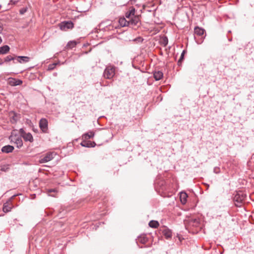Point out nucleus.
Segmentation results:
<instances>
[{
	"label": "nucleus",
	"mask_w": 254,
	"mask_h": 254,
	"mask_svg": "<svg viewBox=\"0 0 254 254\" xmlns=\"http://www.w3.org/2000/svg\"><path fill=\"white\" fill-rule=\"evenodd\" d=\"M29 59L30 58L26 56H18L15 58V62H14V63H25L28 62Z\"/></svg>",
	"instance_id": "nucleus-11"
},
{
	"label": "nucleus",
	"mask_w": 254,
	"mask_h": 254,
	"mask_svg": "<svg viewBox=\"0 0 254 254\" xmlns=\"http://www.w3.org/2000/svg\"><path fill=\"white\" fill-rule=\"evenodd\" d=\"M9 51V47L7 45H4L0 47V54H5Z\"/></svg>",
	"instance_id": "nucleus-17"
},
{
	"label": "nucleus",
	"mask_w": 254,
	"mask_h": 254,
	"mask_svg": "<svg viewBox=\"0 0 254 254\" xmlns=\"http://www.w3.org/2000/svg\"><path fill=\"white\" fill-rule=\"evenodd\" d=\"M137 241L142 244H145L147 242L148 240L144 235H142L138 237Z\"/></svg>",
	"instance_id": "nucleus-21"
},
{
	"label": "nucleus",
	"mask_w": 254,
	"mask_h": 254,
	"mask_svg": "<svg viewBox=\"0 0 254 254\" xmlns=\"http://www.w3.org/2000/svg\"><path fill=\"white\" fill-rule=\"evenodd\" d=\"M213 171L215 173L218 174L220 172V169L218 167H215L213 169Z\"/></svg>",
	"instance_id": "nucleus-34"
},
{
	"label": "nucleus",
	"mask_w": 254,
	"mask_h": 254,
	"mask_svg": "<svg viewBox=\"0 0 254 254\" xmlns=\"http://www.w3.org/2000/svg\"><path fill=\"white\" fill-rule=\"evenodd\" d=\"M246 196V194L244 192L241 191H237L233 198L234 201L235 202V205L237 206H240L241 204L245 201Z\"/></svg>",
	"instance_id": "nucleus-2"
},
{
	"label": "nucleus",
	"mask_w": 254,
	"mask_h": 254,
	"mask_svg": "<svg viewBox=\"0 0 254 254\" xmlns=\"http://www.w3.org/2000/svg\"><path fill=\"white\" fill-rule=\"evenodd\" d=\"M185 53H186V51H185V50H184V51L182 52V54H181V57H180V59H179V61H178V64H179V65H180V64H181L182 62V61H183V60H184V55H185Z\"/></svg>",
	"instance_id": "nucleus-26"
},
{
	"label": "nucleus",
	"mask_w": 254,
	"mask_h": 254,
	"mask_svg": "<svg viewBox=\"0 0 254 254\" xmlns=\"http://www.w3.org/2000/svg\"><path fill=\"white\" fill-rule=\"evenodd\" d=\"M204 30L202 28L196 27L194 28V33L195 34L198 36H202L203 35Z\"/></svg>",
	"instance_id": "nucleus-16"
},
{
	"label": "nucleus",
	"mask_w": 254,
	"mask_h": 254,
	"mask_svg": "<svg viewBox=\"0 0 254 254\" xmlns=\"http://www.w3.org/2000/svg\"><path fill=\"white\" fill-rule=\"evenodd\" d=\"M19 132L21 137H22L25 141H29L30 142H33L34 139L31 133L30 132H26L22 128L19 129Z\"/></svg>",
	"instance_id": "nucleus-7"
},
{
	"label": "nucleus",
	"mask_w": 254,
	"mask_h": 254,
	"mask_svg": "<svg viewBox=\"0 0 254 254\" xmlns=\"http://www.w3.org/2000/svg\"><path fill=\"white\" fill-rule=\"evenodd\" d=\"M8 83L11 86H16L21 85L22 81L19 79H16L14 78H9L8 80Z\"/></svg>",
	"instance_id": "nucleus-12"
},
{
	"label": "nucleus",
	"mask_w": 254,
	"mask_h": 254,
	"mask_svg": "<svg viewBox=\"0 0 254 254\" xmlns=\"http://www.w3.org/2000/svg\"><path fill=\"white\" fill-rule=\"evenodd\" d=\"M8 169V165H5L1 168V170L3 171H6Z\"/></svg>",
	"instance_id": "nucleus-35"
},
{
	"label": "nucleus",
	"mask_w": 254,
	"mask_h": 254,
	"mask_svg": "<svg viewBox=\"0 0 254 254\" xmlns=\"http://www.w3.org/2000/svg\"><path fill=\"white\" fill-rule=\"evenodd\" d=\"M12 60H13L14 61H15V58L10 55L7 56L4 59L5 62H9Z\"/></svg>",
	"instance_id": "nucleus-27"
},
{
	"label": "nucleus",
	"mask_w": 254,
	"mask_h": 254,
	"mask_svg": "<svg viewBox=\"0 0 254 254\" xmlns=\"http://www.w3.org/2000/svg\"><path fill=\"white\" fill-rule=\"evenodd\" d=\"M163 232L167 239H169L172 236V232L169 229H165Z\"/></svg>",
	"instance_id": "nucleus-22"
},
{
	"label": "nucleus",
	"mask_w": 254,
	"mask_h": 254,
	"mask_svg": "<svg viewBox=\"0 0 254 254\" xmlns=\"http://www.w3.org/2000/svg\"><path fill=\"white\" fill-rule=\"evenodd\" d=\"M126 17L128 20H129V19H131V18H133V16L132 15V14H131L129 10L126 13Z\"/></svg>",
	"instance_id": "nucleus-28"
},
{
	"label": "nucleus",
	"mask_w": 254,
	"mask_h": 254,
	"mask_svg": "<svg viewBox=\"0 0 254 254\" xmlns=\"http://www.w3.org/2000/svg\"><path fill=\"white\" fill-rule=\"evenodd\" d=\"M2 28L1 27V24L0 23V32L2 31Z\"/></svg>",
	"instance_id": "nucleus-37"
},
{
	"label": "nucleus",
	"mask_w": 254,
	"mask_h": 254,
	"mask_svg": "<svg viewBox=\"0 0 254 254\" xmlns=\"http://www.w3.org/2000/svg\"><path fill=\"white\" fill-rule=\"evenodd\" d=\"M130 1L132 2V1H136V0H130Z\"/></svg>",
	"instance_id": "nucleus-39"
},
{
	"label": "nucleus",
	"mask_w": 254,
	"mask_h": 254,
	"mask_svg": "<svg viewBox=\"0 0 254 254\" xmlns=\"http://www.w3.org/2000/svg\"><path fill=\"white\" fill-rule=\"evenodd\" d=\"M9 117L12 124H15L20 118V115L14 111H10L9 113Z\"/></svg>",
	"instance_id": "nucleus-8"
},
{
	"label": "nucleus",
	"mask_w": 254,
	"mask_h": 254,
	"mask_svg": "<svg viewBox=\"0 0 254 254\" xmlns=\"http://www.w3.org/2000/svg\"><path fill=\"white\" fill-rule=\"evenodd\" d=\"M73 27V25L71 21H65L63 22L61 24L60 28L62 30L66 31L67 29L72 28Z\"/></svg>",
	"instance_id": "nucleus-10"
},
{
	"label": "nucleus",
	"mask_w": 254,
	"mask_h": 254,
	"mask_svg": "<svg viewBox=\"0 0 254 254\" xmlns=\"http://www.w3.org/2000/svg\"><path fill=\"white\" fill-rule=\"evenodd\" d=\"M56 155V153L54 152H49L45 155L42 156L40 159L39 162L40 163H47L52 160Z\"/></svg>",
	"instance_id": "nucleus-4"
},
{
	"label": "nucleus",
	"mask_w": 254,
	"mask_h": 254,
	"mask_svg": "<svg viewBox=\"0 0 254 254\" xmlns=\"http://www.w3.org/2000/svg\"><path fill=\"white\" fill-rule=\"evenodd\" d=\"M188 195L186 192H181L180 195V199L183 204H185L187 202Z\"/></svg>",
	"instance_id": "nucleus-19"
},
{
	"label": "nucleus",
	"mask_w": 254,
	"mask_h": 254,
	"mask_svg": "<svg viewBox=\"0 0 254 254\" xmlns=\"http://www.w3.org/2000/svg\"><path fill=\"white\" fill-rule=\"evenodd\" d=\"M129 12L131 13L132 15L133 16H138V15H134L135 9L133 7H131V8L129 10Z\"/></svg>",
	"instance_id": "nucleus-32"
},
{
	"label": "nucleus",
	"mask_w": 254,
	"mask_h": 254,
	"mask_svg": "<svg viewBox=\"0 0 254 254\" xmlns=\"http://www.w3.org/2000/svg\"><path fill=\"white\" fill-rule=\"evenodd\" d=\"M76 45V42L74 41H71L68 42L67 47L69 49H72L75 47Z\"/></svg>",
	"instance_id": "nucleus-24"
},
{
	"label": "nucleus",
	"mask_w": 254,
	"mask_h": 254,
	"mask_svg": "<svg viewBox=\"0 0 254 254\" xmlns=\"http://www.w3.org/2000/svg\"><path fill=\"white\" fill-rule=\"evenodd\" d=\"M94 136V133L93 131H89L82 135L83 138L88 139L92 138Z\"/></svg>",
	"instance_id": "nucleus-18"
},
{
	"label": "nucleus",
	"mask_w": 254,
	"mask_h": 254,
	"mask_svg": "<svg viewBox=\"0 0 254 254\" xmlns=\"http://www.w3.org/2000/svg\"><path fill=\"white\" fill-rule=\"evenodd\" d=\"M119 23L122 27L137 26L140 24V19L138 16H133L129 20L125 18H121L119 19Z\"/></svg>",
	"instance_id": "nucleus-1"
},
{
	"label": "nucleus",
	"mask_w": 254,
	"mask_h": 254,
	"mask_svg": "<svg viewBox=\"0 0 254 254\" xmlns=\"http://www.w3.org/2000/svg\"><path fill=\"white\" fill-rule=\"evenodd\" d=\"M55 190H54V189H51V190H48V192L49 193H50V192H55Z\"/></svg>",
	"instance_id": "nucleus-36"
},
{
	"label": "nucleus",
	"mask_w": 254,
	"mask_h": 254,
	"mask_svg": "<svg viewBox=\"0 0 254 254\" xmlns=\"http://www.w3.org/2000/svg\"><path fill=\"white\" fill-rule=\"evenodd\" d=\"M28 8L27 7H23L21 8L19 10V13L20 14L23 15L27 11Z\"/></svg>",
	"instance_id": "nucleus-30"
},
{
	"label": "nucleus",
	"mask_w": 254,
	"mask_h": 254,
	"mask_svg": "<svg viewBox=\"0 0 254 254\" xmlns=\"http://www.w3.org/2000/svg\"><path fill=\"white\" fill-rule=\"evenodd\" d=\"M160 43L162 46L166 47L168 43V38L166 36L163 37L160 40Z\"/></svg>",
	"instance_id": "nucleus-20"
},
{
	"label": "nucleus",
	"mask_w": 254,
	"mask_h": 254,
	"mask_svg": "<svg viewBox=\"0 0 254 254\" xmlns=\"http://www.w3.org/2000/svg\"><path fill=\"white\" fill-rule=\"evenodd\" d=\"M2 42V40H1V37H0V43Z\"/></svg>",
	"instance_id": "nucleus-38"
},
{
	"label": "nucleus",
	"mask_w": 254,
	"mask_h": 254,
	"mask_svg": "<svg viewBox=\"0 0 254 254\" xmlns=\"http://www.w3.org/2000/svg\"><path fill=\"white\" fill-rule=\"evenodd\" d=\"M21 137V136H19L17 135H11L9 136V139L11 142L14 143L16 144V147L19 148L23 145V141Z\"/></svg>",
	"instance_id": "nucleus-5"
},
{
	"label": "nucleus",
	"mask_w": 254,
	"mask_h": 254,
	"mask_svg": "<svg viewBox=\"0 0 254 254\" xmlns=\"http://www.w3.org/2000/svg\"><path fill=\"white\" fill-rule=\"evenodd\" d=\"M16 195H12L10 197L8 200L5 202L3 205L2 210L4 213H7L11 211L12 208L13 207V205L12 203V199L15 197Z\"/></svg>",
	"instance_id": "nucleus-6"
},
{
	"label": "nucleus",
	"mask_w": 254,
	"mask_h": 254,
	"mask_svg": "<svg viewBox=\"0 0 254 254\" xmlns=\"http://www.w3.org/2000/svg\"><path fill=\"white\" fill-rule=\"evenodd\" d=\"M13 150H14L13 146L10 145H5V146L2 147L1 149V150L2 152L6 153L12 152Z\"/></svg>",
	"instance_id": "nucleus-13"
},
{
	"label": "nucleus",
	"mask_w": 254,
	"mask_h": 254,
	"mask_svg": "<svg viewBox=\"0 0 254 254\" xmlns=\"http://www.w3.org/2000/svg\"><path fill=\"white\" fill-rule=\"evenodd\" d=\"M80 144L83 147H93L95 146L96 143L94 142H91L90 141H83L80 143Z\"/></svg>",
	"instance_id": "nucleus-14"
},
{
	"label": "nucleus",
	"mask_w": 254,
	"mask_h": 254,
	"mask_svg": "<svg viewBox=\"0 0 254 254\" xmlns=\"http://www.w3.org/2000/svg\"><path fill=\"white\" fill-rule=\"evenodd\" d=\"M115 66L111 65L107 66L103 73L104 77L109 79L113 78L115 74Z\"/></svg>",
	"instance_id": "nucleus-3"
},
{
	"label": "nucleus",
	"mask_w": 254,
	"mask_h": 254,
	"mask_svg": "<svg viewBox=\"0 0 254 254\" xmlns=\"http://www.w3.org/2000/svg\"><path fill=\"white\" fill-rule=\"evenodd\" d=\"M48 121L45 118H42L39 122V127L44 132H47L48 130Z\"/></svg>",
	"instance_id": "nucleus-9"
},
{
	"label": "nucleus",
	"mask_w": 254,
	"mask_h": 254,
	"mask_svg": "<svg viewBox=\"0 0 254 254\" xmlns=\"http://www.w3.org/2000/svg\"><path fill=\"white\" fill-rule=\"evenodd\" d=\"M149 226L153 228H156L159 226V223L157 221L151 220L149 223Z\"/></svg>",
	"instance_id": "nucleus-23"
},
{
	"label": "nucleus",
	"mask_w": 254,
	"mask_h": 254,
	"mask_svg": "<svg viewBox=\"0 0 254 254\" xmlns=\"http://www.w3.org/2000/svg\"><path fill=\"white\" fill-rule=\"evenodd\" d=\"M190 223L194 226H197L199 224V220L197 219H191Z\"/></svg>",
	"instance_id": "nucleus-25"
},
{
	"label": "nucleus",
	"mask_w": 254,
	"mask_h": 254,
	"mask_svg": "<svg viewBox=\"0 0 254 254\" xmlns=\"http://www.w3.org/2000/svg\"><path fill=\"white\" fill-rule=\"evenodd\" d=\"M143 41V39L141 37H138L133 39V41L138 43H142Z\"/></svg>",
	"instance_id": "nucleus-31"
},
{
	"label": "nucleus",
	"mask_w": 254,
	"mask_h": 254,
	"mask_svg": "<svg viewBox=\"0 0 254 254\" xmlns=\"http://www.w3.org/2000/svg\"><path fill=\"white\" fill-rule=\"evenodd\" d=\"M57 64V63H54V64H49L48 66V69L49 70H52L54 69Z\"/></svg>",
	"instance_id": "nucleus-29"
},
{
	"label": "nucleus",
	"mask_w": 254,
	"mask_h": 254,
	"mask_svg": "<svg viewBox=\"0 0 254 254\" xmlns=\"http://www.w3.org/2000/svg\"><path fill=\"white\" fill-rule=\"evenodd\" d=\"M154 77L156 80H159L163 76V73L161 71H157L154 72Z\"/></svg>",
	"instance_id": "nucleus-15"
},
{
	"label": "nucleus",
	"mask_w": 254,
	"mask_h": 254,
	"mask_svg": "<svg viewBox=\"0 0 254 254\" xmlns=\"http://www.w3.org/2000/svg\"><path fill=\"white\" fill-rule=\"evenodd\" d=\"M18 1V0H10L8 5H14Z\"/></svg>",
	"instance_id": "nucleus-33"
}]
</instances>
